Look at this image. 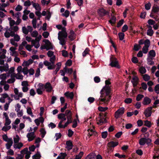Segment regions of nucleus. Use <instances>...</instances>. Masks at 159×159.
I'll return each instance as SVG.
<instances>
[{
    "label": "nucleus",
    "instance_id": "1",
    "mask_svg": "<svg viewBox=\"0 0 159 159\" xmlns=\"http://www.w3.org/2000/svg\"><path fill=\"white\" fill-rule=\"evenodd\" d=\"M106 85L103 87L100 91V97L104 98H99V100L100 102H103L104 103L108 102L111 98V96L110 95L111 93V86L109 85L111 84L110 80H106L105 81Z\"/></svg>",
    "mask_w": 159,
    "mask_h": 159
},
{
    "label": "nucleus",
    "instance_id": "2",
    "mask_svg": "<svg viewBox=\"0 0 159 159\" xmlns=\"http://www.w3.org/2000/svg\"><path fill=\"white\" fill-rule=\"evenodd\" d=\"M110 63L109 65L111 67H115L120 69V67L118 63L117 59L113 57H111L110 59Z\"/></svg>",
    "mask_w": 159,
    "mask_h": 159
},
{
    "label": "nucleus",
    "instance_id": "3",
    "mask_svg": "<svg viewBox=\"0 0 159 159\" xmlns=\"http://www.w3.org/2000/svg\"><path fill=\"white\" fill-rule=\"evenodd\" d=\"M151 140L149 138H141L139 141V143L141 145L143 146L146 143L149 145L151 143Z\"/></svg>",
    "mask_w": 159,
    "mask_h": 159
},
{
    "label": "nucleus",
    "instance_id": "4",
    "mask_svg": "<svg viewBox=\"0 0 159 159\" xmlns=\"http://www.w3.org/2000/svg\"><path fill=\"white\" fill-rule=\"evenodd\" d=\"M125 108L122 107L116 111L115 113V117L116 119L119 117L120 115H122L124 112Z\"/></svg>",
    "mask_w": 159,
    "mask_h": 159
},
{
    "label": "nucleus",
    "instance_id": "5",
    "mask_svg": "<svg viewBox=\"0 0 159 159\" xmlns=\"http://www.w3.org/2000/svg\"><path fill=\"white\" fill-rule=\"evenodd\" d=\"M104 113H100L99 114V118L100 119L98 122H97L98 125H101L103 123L107 122V120L106 118L103 117Z\"/></svg>",
    "mask_w": 159,
    "mask_h": 159
},
{
    "label": "nucleus",
    "instance_id": "6",
    "mask_svg": "<svg viewBox=\"0 0 159 159\" xmlns=\"http://www.w3.org/2000/svg\"><path fill=\"white\" fill-rule=\"evenodd\" d=\"M98 13L101 17L104 16L106 15H109V12L108 11H106L103 8L99 9L98 11Z\"/></svg>",
    "mask_w": 159,
    "mask_h": 159
},
{
    "label": "nucleus",
    "instance_id": "7",
    "mask_svg": "<svg viewBox=\"0 0 159 159\" xmlns=\"http://www.w3.org/2000/svg\"><path fill=\"white\" fill-rule=\"evenodd\" d=\"M43 41L45 43L46 46H47V50L53 49V45L48 40L45 39L43 40Z\"/></svg>",
    "mask_w": 159,
    "mask_h": 159
},
{
    "label": "nucleus",
    "instance_id": "8",
    "mask_svg": "<svg viewBox=\"0 0 159 159\" xmlns=\"http://www.w3.org/2000/svg\"><path fill=\"white\" fill-rule=\"evenodd\" d=\"M152 107H148L144 112V114L146 117H148L150 116L152 113Z\"/></svg>",
    "mask_w": 159,
    "mask_h": 159
},
{
    "label": "nucleus",
    "instance_id": "9",
    "mask_svg": "<svg viewBox=\"0 0 159 159\" xmlns=\"http://www.w3.org/2000/svg\"><path fill=\"white\" fill-rule=\"evenodd\" d=\"M119 144L118 142H115L113 141H111L107 143L108 147L110 148L111 150V148H114L117 146Z\"/></svg>",
    "mask_w": 159,
    "mask_h": 159
},
{
    "label": "nucleus",
    "instance_id": "10",
    "mask_svg": "<svg viewBox=\"0 0 159 159\" xmlns=\"http://www.w3.org/2000/svg\"><path fill=\"white\" fill-rule=\"evenodd\" d=\"M66 145L67 146L66 147V148L68 151H69L72 149L73 146L72 142L70 140L67 141L66 142Z\"/></svg>",
    "mask_w": 159,
    "mask_h": 159
},
{
    "label": "nucleus",
    "instance_id": "11",
    "mask_svg": "<svg viewBox=\"0 0 159 159\" xmlns=\"http://www.w3.org/2000/svg\"><path fill=\"white\" fill-rule=\"evenodd\" d=\"M44 88L46 89V91L48 92H50L52 89V87L50 83H47L44 85Z\"/></svg>",
    "mask_w": 159,
    "mask_h": 159
},
{
    "label": "nucleus",
    "instance_id": "12",
    "mask_svg": "<svg viewBox=\"0 0 159 159\" xmlns=\"http://www.w3.org/2000/svg\"><path fill=\"white\" fill-rule=\"evenodd\" d=\"M151 99L147 97H145L143 101V103L144 105H147L149 104L151 102Z\"/></svg>",
    "mask_w": 159,
    "mask_h": 159
},
{
    "label": "nucleus",
    "instance_id": "13",
    "mask_svg": "<svg viewBox=\"0 0 159 159\" xmlns=\"http://www.w3.org/2000/svg\"><path fill=\"white\" fill-rule=\"evenodd\" d=\"M64 95L67 98H70L71 99H73L74 96V93L73 92L70 93L69 92H67L65 93Z\"/></svg>",
    "mask_w": 159,
    "mask_h": 159
},
{
    "label": "nucleus",
    "instance_id": "14",
    "mask_svg": "<svg viewBox=\"0 0 159 159\" xmlns=\"http://www.w3.org/2000/svg\"><path fill=\"white\" fill-rule=\"evenodd\" d=\"M7 143L6 144V148L7 149H10L11 146L13 144V141L11 138H10L9 139V141L7 142Z\"/></svg>",
    "mask_w": 159,
    "mask_h": 159
},
{
    "label": "nucleus",
    "instance_id": "15",
    "mask_svg": "<svg viewBox=\"0 0 159 159\" xmlns=\"http://www.w3.org/2000/svg\"><path fill=\"white\" fill-rule=\"evenodd\" d=\"M9 69V66L7 63L6 64L3 66H0V71L2 72L3 71H7Z\"/></svg>",
    "mask_w": 159,
    "mask_h": 159
},
{
    "label": "nucleus",
    "instance_id": "16",
    "mask_svg": "<svg viewBox=\"0 0 159 159\" xmlns=\"http://www.w3.org/2000/svg\"><path fill=\"white\" fill-rule=\"evenodd\" d=\"M70 35L68 36L69 38L71 41H72L75 39L74 35L75 33L73 30H71L70 31Z\"/></svg>",
    "mask_w": 159,
    "mask_h": 159
},
{
    "label": "nucleus",
    "instance_id": "17",
    "mask_svg": "<svg viewBox=\"0 0 159 159\" xmlns=\"http://www.w3.org/2000/svg\"><path fill=\"white\" fill-rule=\"evenodd\" d=\"M153 58L152 57L148 56L147 59V61L148 64L150 65H154V62L153 61Z\"/></svg>",
    "mask_w": 159,
    "mask_h": 159
},
{
    "label": "nucleus",
    "instance_id": "18",
    "mask_svg": "<svg viewBox=\"0 0 159 159\" xmlns=\"http://www.w3.org/2000/svg\"><path fill=\"white\" fill-rule=\"evenodd\" d=\"M11 79H8L7 81V82L9 84L13 83L15 81V79L14 77L13 74H12L11 76Z\"/></svg>",
    "mask_w": 159,
    "mask_h": 159
},
{
    "label": "nucleus",
    "instance_id": "19",
    "mask_svg": "<svg viewBox=\"0 0 159 159\" xmlns=\"http://www.w3.org/2000/svg\"><path fill=\"white\" fill-rule=\"evenodd\" d=\"M151 11L154 13H156L159 11V7L156 5L152 7Z\"/></svg>",
    "mask_w": 159,
    "mask_h": 159
},
{
    "label": "nucleus",
    "instance_id": "20",
    "mask_svg": "<svg viewBox=\"0 0 159 159\" xmlns=\"http://www.w3.org/2000/svg\"><path fill=\"white\" fill-rule=\"evenodd\" d=\"M116 20V17L114 16H112L111 19L109 21V22L111 25H113L115 24Z\"/></svg>",
    "mask_w": 159,
    "mask_h": 159
},
{
    "label": "nucleus",
    "instance_id": "21",
    "mask_svg": "<svg viewBox=\"0 0 159 159\" xmlns=\"http://www.w3.org/2000/svg\"><path fill=\"white\" fill-rule=\"evenodd\" d=\"M59 36L61 38H66L67 37V33H60L59 32L58 33V36Z\"/></svg>",
    "mask_w": 159,
    "mask_h": 159
},
{
    "label": "nucleus",
    "instance_id": "22",
    "mask_svg": "<svg viewBox=\"0 0 159 159\" xmlns=\"http://www.w3.org/2000/svg\"><path fill=\"white\" fill-rule=\"evenodd\" d=\"M148 55H149V56L152 57H155L156 56L155 51L153 50H150L149 52Z\"/></svg>",
    "mask_w": 159,
    "mask_h": 159
},
{
    "label": "nucleus",
    "instance_id": "23",
    "mask_svg": "<svg viewBox=\"0 0 159 159\" xmlns=\"http://www.w3.org/2000/svg\"><path fill=\"white\" fill-rule=\"evenodd\" d=\"M58 38L59 40L60 41L59 43L62 46L65 44L66 42L65 39L61 38L59 36H58Z\"/></svg>",
    "mask_w": 159,
    "mask_h": 159
},
{
    "label": "nucleus",
    "instance_id": "24",
    "mask_svg": "<svg viewBox=\"0 0 159 159\" xmlns=\"http://www.w3.org/2000/svg\"><path fill=\"white\" fill-rule=\"evenodd\" d=\"M41 157V155L39 152H37V153L32 156L33 159H39Z\"/></svg>",
    "mask_w": 159,
    "mask_h": 159
},
{
    "label": "nucleus",
    "instance_id": "25",
    "mask_svg": "<svg viewBox=\"0 0 159 159\" xmlns=\"http://www.w3.org/2000/svg\"><path fill=\"white\" fill-rule=\"evenodd\" d=\"M33 4V6L36 10H41V8L39 4L37 3H35L33 2H32Z\"/></svg>",
    "mask_w": 159,
    "mask_h": 159
},
{
    "label": "nucleus",
    "instance_id": "26",
    "mask_svg": "<svg viewBox=\"0 0 159 159\" xmlns=\"http://www.w3.org/2000/svg\"><path fill=\"white\" fill-rule=\"evenodd\" d=\"M40 132L42 134L41 137L42 138H43L45 136V134H46V131L45 130L44 128H42L40 130Z\"/></svg>",
    "mask_w": 159,
    "mask_h": 159
},
{
    "label": "nucleus",
    "instance_id": "27",
    "mask_svg": "<svg viewBox=\"0 0 159 159\" xmlns=\"http://www.w3.org/2000/svg\"><path fill=\"white\" fill-rule=\"evenodd\" d=\"M144 47L148 48L150 45V41L148 39L145 40L144 42Z\"/></svg>",
    "mask_w": 159,
    "mask_h": 159
},
{
    "label": "nucleus",
    "instance_id": "28",
    "mask_svg": "<svg viewBox=\"0 0 159 159\" xmlns=\"http://www.w3.org/2000/svg\"><path fill=\"white\" fill-rule=\"evenodd\" d=\"M141 87H139V89H143L144 90H146L147 88V84L144 82H142L141 84Z\"/></svg>",
    "mask_w": 159,
    "mask_h": 159
},
{
    "label": "nucleus",
    "instance_id": "29",
    "mask_svg": "<svg viewBox=\"0 0 159 159\" xmlns=\"http://www.w3.org/2000/svg\"><path fill=\"white\" fill-rule=\"evenodd\" d=\"M154 33L153 30L152 29H148L147 32V35L150 36H152Z\"/></svg>",
    "mask_w": 159,
    "mask_h": 159
},
{
    "label": "nucleus",
    "instance_id": "30",
    "mask_svg": "<svg viewBox=\"0 0 159 159\" xmlns=\"http://www.w3.org/2000/svg\"><path fill=\"white\" fill-rule=\"evenodd\" d=\"M144 97V96L143 94H138L136 98V100L137 101H140L143 97Z\"/></svg>",
    "mask_w": 159,
    "mask_h": 159
},
{
    "label": "nucleus",
    "instance_id": "31",
    "mask_svg": "<svg viewBox=\"0 0 159 159\" xmlns=\"http://www.w3.org/2000/svg\"><path fill=\"white\" fill-rule=\"evenodd\" d=\"M64 114L65 115V116H66L67 118L69 116H71V117H72V114L71 113V111L70 110H66V111L65 113H64Z\"/></svg>",
    "mask_w": 159,
    "mask_h": 159
},
{
    "label": "nucleus",
    "instance_id": "32",
    "mask_svg": "<svg viewBox=\"0 0 159 159\" xmlns=\"http://www.w3.org/2000/svg\"><path fill=\"white\" fill-rule=\"evenodd\" d=\"M139 72L141 74H144L146 72V70L145 68L143 67H141L139 69Z\"/></svg>",
    "mask_w": 159,
    "mask_h": 159
},
{
    "label": "nucleus",
    "instance_id": "33",
    "mask_svg": "<svg viewBox=\"0 0 159 159\" xmlns=\"http://www.w3.org/2000/svg\"><path fill=\"white\" fill-rule=\"evenodd\" d=\"M26 137L28 139V141L30 142L32 141L36 137V136L31 135L30 134L28 136V134L26 135Z\"/></svg>",
    "mask_w": 159,
    "mask_h": 159
},
{
    "label": "nucleus",
    "instance_id": "34",
    "mask_svg": "<svg viewBox=\"0 0 159 159\" xmlns=\"http://www.w3.org/2000/svg\"><path fill=\"white\" fill-rule=\"evenodd\" d=\"M98 110L100 111L104 112L106 111L108 109L107 107H102L101 106L99 107L98 108Z\"/></svg>",
    "mask_w": 159,
    "mask_h": 159
},
{
    "label": "nucleus",
    "instance_id": "35",
    "mask_svg": "<svg viewBox=\"0 0 159 159\" xmlns=\"http://www.w3.org/2000/svg\"><path fill=\"white\" fill-rule=\"evenodd\" d=\"M143 78L145 81H148L150 79V76L147 74H145L143 75Z\"/></svg>",
    "mask_w": 159,
    "mask_h": 159
},
{
    "label": "nucleus",
    "instance_id": "36",
    "mask_svg": "<svg viewBox=\"0 0 159 159\" xmlns=\"http://www.w3.org/2000/svg\"><path fill=\"white\" fill-rule=\"evenodd\" d=\"M151 6V3L150 2H148V3L145 4V9L147 10H148L150 9Z\"/></svg>",
    "mask_w": 159,
    "mask_h": 159
},
{
    "label": "nucleus",
    "instance_id": "37",
    "mask_svg": "<svg viewBox=\"0 0 159 159\" xmlns=\"http://www.w3.org/2000/svg\"><path fill=\"white\" fill-rule=\"evenodd\" d=\"M88 158L94 159L96 155L94 153H91L88 155Z\"/></svg>",
    "mask_w": 159,
    "mask_h": 159
},
{
    "label": "nucleus",
    "instance_id": "38",
    "mask_svg": "<svg viewBox=\"0 0 159 159\" xmlns=\"http://www.w3.org/2000/svg\"><path fill=\"white\" fill-rule=\"evenodd\" d=\"M14 76L16 77V79H21L22 80L23 78V76L21 74H19L18 75V76L17 77V74H15V73H13Z\"/></svg>",
    "mask_w": 159,
    "mask_h": 159
},
{
    "label": "nucleus",
    "instance_id": "39",
    "mask_svg": "<svg viewBox=\"0 0 159 159\" xmlns=\"http://www.w3.org/2000/svg\"><path fill=\"white\" fill-rule=\"evenodd\" d=\"M56 60V56L53 55L52 57H50L49 61L52 64H54L55 61Z\"/></svg>",
    "mask_w": 159,
    "mask_h": 159
},
{
    "label": "nucleus",
    "instance_id": "40",
    "mask_svg": "<svg viewBox=\"0 0 159 159\" xmlns=\"http://www.w3.org/2000/svg\"><path fill=\"white\" fill-rule=\"evenodd\" d=\"M12 101V100H11L10 101H9L8 102V103H6L4 106V108L5 111H7L9 107V105L10 103Z\"/></svg>",
    "mask_w": 159,
    "mask_h": 159
},
{
    "label": "nucleus",
    "instance_id": "41",
    "mask_svg": "<svg viewBox=\"0 0 159 159\" xmlns=\"http://www.w3.org/2000/svg\"><path fill=\"white\" fill-rule=\"evenodd\" d=\"M114 156L116 157H117L119 158H125V155H120L119 153H116Z\"/></svg>",
    "mask_w": 159,
    "mask_h": 159
},
{
    "label": "nucleus",
    "instance_id": "42",
    "mask_svg": "<svg viewBox=\"0 0 159 159\" xmlns=\"http://www.w3.org/2000/svg\"><path fill=\"white\" fill-rule=\"evenodd\" d=\"M118 35L120 39V40H123L124 38V34L122 32H120L118 34Z\"/></svg>",
    "mask_w": 159,
    "mask_h": 159
},
{
    "label": "nucleus",
    "instance_id": "43",
    "mask_svg": "<svg viewBox=\"0 0 159 159\" xmlns=\"http://www.w3.org/2000/svg\"><path fill=\"white\" fill-rule=\"evenodd\" d=\"M14 141L15 143H18L20 140V138L19 136L17 135H16V137L14 138Z\"/></svg>",
    "mask_w": 159,
    "mask_h": 159
},
{
    "label": "nucleus",
    "instance_id": "44",
    "mask_svg": "<svg viewBox=\"0 0 159 159\" xmlns=\"http://www.w3.org/2000/svg\"><path fill=\"white\" fill-rule=\"evenodd\" d=\"M124 22V20L123 19H121L117 23V27L118 28L120 27L123 24Z\"/></svg>",
    "mask_w": 159,
    "mask_h": 159
},
{
    "label": "nucleus",
    "instance_id": "45",
    "mask_svg": "<svg viewBox=\"0 0 159 159\" xmlns=\"http://www.w3.org/2000/svg\"><path fill=\"white\" fill-rule=\"evenodd\" d=\"M23 146V144L21 143H18L17 145L15 144L14 145V148H15L20 149Z\"/></svg>",
    "mask_w": 159,
    "mask_h": 159
},
{
    "label": "nucleus",
    "instance_id": "46",
    "mask_svg": "<svg viewBox=\"0 0 159 159\" xmlns=\"http://www.w3.org/2000/svg\"><path fill=\"white\" fill-rule=\"evenodd\" d=\"M62 56L65 57H66L68 56V53L67 51L65 50L62 51Z\"/></svg>",
    "mask_w": 159,
    "mask_h": 159
},
{
    "label": "nucleus",
    "instance_id": "47",
    "mask_svg": "<svg viewBox=\"0 0 159 159\" xmlns=\"http://www.w3.org/2000/svg\"><path fill=\"white\" fill-rule=\"evenodd\" d=\"M23 32L25 34H27L29 33V31L25 26L23 27L22 28Z\"/></svg>",
    "mask_w": 159,
    "mask_h": 159
},
{
    "label": "nucleus",
    "instance_id": "48",
    "mask_svg": "<svg viewBox=\"0 0 159 159\" xmlns=\"http://www.w3.org/2000/svg\"><path fill=\"white\" fill-rule=\"evenodd\" d=\"M132 99L131 98H128L125 99V102L127 104H129L132 102Z\"/></svg>",
    "mask_w": 159,
    "mask_h": 159
},
{
    "label": "nucleus",
    "instance_id": "49",
    "mask_svg": "<svg viewBox=\"0 0 159 159\" xmlns=\"http://www.w3.org/2000/svg\"><path fill=\"white\" fill-rule=\"evenodd\" d=\"M40 70L39 68H37L36 72L35 75V77H38L40 75Z\"/></svg>",
    "mask_w": 159,
    "mask_h": 159
},
{
    "label": "nucleus",
    "instance_id": "50",
    "mask_svg": "<svg viewBox=\"0 0 159 159\" xmlns=\"http://www.w3.org/2000/svg\"><path fill=\"white\" fill-rule=\"evenodd\" d=\"M23 72L25 75H27L29 72V70L27 67H24L23 69Z\"/></svg>",
    "mask_w": 159,
    "mask_h": 159
},
{
    "label": "nucleus",
    "instance_id": "51",
    "mask_svg": "<svg viewBox=\"0 0 159 159\" xmlns=\"http://www.w3.org/2000/svg\"><path fill=\"white\" fill-rule=\"evenodd\" d=\"M72 64V61L71 59H69L66 61L65 65L68 66H70Z\"/></svg>",
    "mask_w": 159,
    "mask_h": 159
},
{
    "label": "nucleus",
    "instance_id": "52",
    "mask_svg": "<svg viewBox=\"0 0 159 159\" xmlns=\"http://www.w3.org/2000/svg\"><path fill=\"white\" fill-rule=\"evenodd\" d=\"M10 28H11V29H12V27L15 25H16V22L14 20H10Z\"/></svg>",
    "mask_w": 159,
    "mask_h": 159
},
{
    "label": "nucleus",
    "instance_id": "53",
    "mask_svg": "<svg viewBox=\"0 0 159 159\" xmlns=\"http://www.w3.org/2000/svg\"><path fill=\"white\" fill-rule=\"evenodd\" d=\"M144 125L148 127H150L151 126V122L148 120H146L144 121Z\"/></svg>",
    "mask_w": 159,
    "mask_h": 159
},
{
    "label": "nucleus",
    "instance_id": "54",
    "mask_svg": "<svg viewBox=\"0 0 159 159\" xmlns=\"http://www.w3.org/2000/svg\"><path fill=\"white\" fill-rule=\"evenodd\" d=\"M89 48H86L85 50L84 51L82 55L83 57H85L86 55L89 52Z\"/></svg>",
    "mask_w": 159,
    "mask_h": 159
},
{
    "label": "nucleus",
    "instance_id": "55",
    "mask_svg": "<svg viewBox=\"0 0 159 159\" xmlns=\"http://www.w3.org/2000/svg\"><path fill=\"white\" fill-rule=\"evenodd\" d=\"M94 80L95 83H98L100 81V79L99 76H95L94 78Z\"/></svg>",
    "mask_w": 159,
    "mask_h": 159
},
{
    "label": "nucleus",
    "instance_id": "56",
    "mask_svg": "<svg viewBox=\"0 0 159 159\" xmlns=\"http://www.w3.org/2000/svg\"><path fill=\"white\" fill-rule=\"evenodd\" d=\"M108 135L107 131L103 132L102 133V137L103 139H105L107 137Z\"/></svg>",
    "mask_w": 159,
    "mask_h": 159
},
{
    "label": "nucleus",
    "instance_id": "57",
    "mask_svg": "<svg viewBox=\"0 0 159 159\" xmlns=\"http://www.w3.org/2000/svg\"><path fill=\"white\" fill-rule=\"evenodd\" d=\"M154 90L157 93L159 94V84H157L155 86Z\"/></svg>",
    "mask_w": 159,
    "mask_h": 159
},
{
    "label": "nucleus",
    "instance_id": "58",
    "mask_svg": "<svg viewBox=\"0 0 159 159\" xmlns=\"http://www.w3.org/2000/svg\"><path fill=\"white\" fill-rule=\"evenodd\" d=\"M31 4V2L29 0L25 1L24 3V5L26 7H29Z\"/></svg>",
    "mask_w": 159,
    "mask_h": 159
},
{
    "label": "nucleus",
    "instance_id": "59",
    "mask_svg": "<svg viewBox=\"0 0 159 159\" xmlns=\"http://www.w3.org/2000/svg\"><path fill=\"white\" fill-rule=\"evenodd\" d=\"M49 35V34L48 31L44 32L43 34V36L45 38H47Z\"/></svg>",
    "mask_w": 159,
    "mask_h": 159
},
{
    "label": "nucleus",
    "instance_id": "60",
    "mask_svg": "<svg viewBox=\"0 0 159 159\" xmlns=\"http://www.w3.org/2000/svg\"><path fill=\"white\" fill-rule=\"evenodd\" d=\"M131 60L132 62L134 63H137L138 62V60L137 58L135 57H133Z\"/></svg>",
    "mask_w": 159,
    "mask_h": 159
},
{
    "label": "nucleus",
    "instance_id": "61",
    "mask_svg": "<svg viewBox=\"0 0 159 159\" xmlns=\"http://www.w3.org/2000/svg\"><path fill=\"white\" fill-rule=\"evenodd\" d=\"M11 122V121L9 118H7L5 119V126H7L9 125Z\"/></svg>",
    "mask_w": 159,
    "mask_h": 159
},
{
    "label": "nucleus",
    "instance_id": "62",
    "mask_svg": "<svg viewBox=\"0 0 159 159\" xmlns=\"http://www.w3.org/2000/svg\"><path fill=\"white\" fill-rule=\"evenodd\" d=\"M148 23L149 25H152L155 24L156 22L153 20L150 19L148 20Z\"/></svg>",
    "mask_w": 159,
    "mask_h": 159
},
{
    "label": "nucleus",
    "instance_id": "63",
    "mask_svg": "<svg viewBox=\"0 0 159 159\" xmlns=\"http://www.w3.org/2000/svg\"><path fill=\"white\" fill-rule=\"evenodd\" d=\"M128 29V26L126 25H124L122 27V31L123 32H125Z\"/></svg>",
    "mask_w": 159,
    "mask_h": 159
},
{
    "label": "nucleus",
    "instance_id": "64",
    "mask_svg": "<svg viewBox=\"0 0 159 159\" xmlns=\"http://www.w3.org/2000/svg\"><path fill=\"white\" fill-rule=\"evenodd\" d=\"M141 47V46L139 45L135 44L134 46V50L135 51H138L139 50V48Z\"/></svg>",
    "mask_w": 159,
    "mask_h": 159
}]
</instances>
